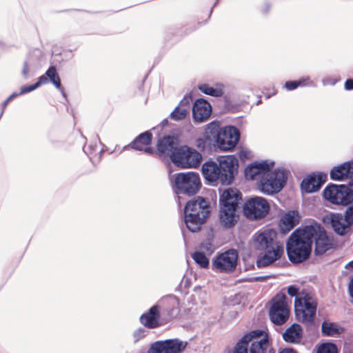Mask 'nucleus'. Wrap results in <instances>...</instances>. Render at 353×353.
I'll return each instance as SVG.
<instances>
[{
	"instance_id": "obj_8",
	"label": "nucleus",
	"mask_w": 353,
	"mask_h": 353,
	"mask_svg": "<svg viewBox=\"0 0 353 353\" xmlns=\"http://www.w3.org/2000/svg\"><path fill=\"white\" fill-rule=\"evenodd\" d=\"M201 159V153L188 145L179 146L171 154L172 163L182 168H196Z\"/></svg>"
},
{
	"instance_id": "obj_34",
	"label": "nucleus",
	"mask_w": 353,
	"mask_h": 353,
	"mask_svg": "<svg viewBox=\"0 0 353 353\" xmlns=\"http://www.w3.org/2000/svg\"><path fill=\"white\" fill-rule=\"evenodd\" d=\"M48 83V79L44 75H41L39 77L38 81L32 85L23 86L21 89L20 94H26L30 92L41 85L46 84Z\"/></svg>"
},
{
	"instance_id": "obj_13",
	"label": "nucleus",
	"mask_w": 353,
	"mask_h": 353,
	"mask_svg": "<svg viewBox=\"0 0 353 353\" xmlns=\"http://www.w3.org/2000/svg\"><path fill=\"white\" fill-rule=\"evenodd\" d=\"M270 205L268 201L261 196H254L247 200L243 206L244 215L251 220L264 218L269 212Z\"/></svg>"
},
{
	"instance_id": "obj_2",
	"label": "nucleus",
	"mask_w": 353,
	"mask_h": 353,
	"mask_svg": "<svg viewBox=\"0 0 353 353\" xmlns=\"http://www.w3.org/2000/svg\"><path fill=\"white\" fill-rule=\"evenodd\" d=\"M276 234L272 229L256 233L254 236V248L263 251L264 254L256 261L258 268L267 267L280 259L283 254V248L276 241Z\"/></svg>"
},
{
	"instance_id": "obj_23",
	"label": "nucleus",
	"mask_w": 353,
	"mask_h": 353,
	"mask_svg": "<svg viewBox=\"0 0 353 353\" xmlns=\"http://www.w3.org/2000/svg\"><path fill=\"white\" fill-rule=\"evenodd\" d=\"M352 170L353 161H346L334 166L330 172V179L333 181H345L349 174H352Z\"/></svg>"
},
{
	"instance_id": "obj_24",
	"label": "nucleus",
	"mask_w": 353,
	"mask_h": 353,
	"mask_svg": "<svg viewBox=\"0 0 353 353\" xmlns=\"http://www.w3.org/2000/svg\"><path fill=\"white\" fill-rule=\"evenodd\" d=\"M303 330L298 323H293L283 333V339L288 343L300 344L302 341Z\"/></svg>"
},
{
	"instance_id": "obj_27",
	"label": "nucleus",
	"mask_w": 353,
	"mask_h": 353,
	"mask_svg": "<svg viewBox=\"0 0 353 353\" xmlns=\"http://www.w3.org/2000/svg\"><path fill=\"white\" fill-rule=\"evenodd\" d=\"M161 341L162 353H181L185 349L188 343L179 339H171Z\"/></svg>"
},
{
	"instance_id": "obj_37",
	"label": "nucleus",
	"mask_w": 353,
	"mask_h": 353,
	"mask_svg": "<svg viewBox=\"0 0 353 353\" xmlns=\"http://www.w3.org/2000/svg\"><path fill=\"white\" fill-rule=\"evenodd\" d=\"M316 353H338V350L334 343H325L318 347Z\"/></svg>"
},
{
	"instance_id": "obj_33",
	"label": "nucleus",
	"mask_w": 353,
	"mask_h": 353,
	"mask_svg": "<svg viewBox=\"0 0 353 353\" xmlns=\"http://www.w3.org/2000/svg\"><path fill=\"white\" fill-rule=\"evenodd\" d=\"M192 259L201 268H206L209 265V259L205 254L201 252H194L192 255Z\"/></svg>"
},
{
	"instance_id": "obj_54",
	"label": "nucleus",
	"mask_w": 353,
	"mask_h": 353,
	"mask_svg": "<svg viewBox=\"0 0 353 353\" xmlns=\"http://www.w3.org/2000/svg\"><path fill=\"white\" fill-rule=\"evenodd\" d=\"M91 157L90 159H92L94 157L92 156V154H90Z\"/></svg>"
},
{
	"instance_id": "obj_51",
	"label": "nucleus",
	"mask_w": 353,
	"mask_h": 353,
	"mask_svg": "<svg viewBox=\"0 0 353 353\" xmlns=\"http://www.w3.org/2000/svg\"><path fill=\"white\" fill-rule=\"evenodd\" d=\"M347 267L353 268V260L347 265Z\"/></svg>"
},
{
	"instance_id": "obj_47",
	"label": "nucleus",
	"mask_w": 353,
	"mask_h": 353,
	"mask_svg": "<svg viewBox=\"0 0 353 353\" xmlns=\"http://www.w3.org/2000/svg\"><path fill=\"white\" fill-rule=\"evenodd\" d=\"M348 290L350 296L353 299V276L351 278L349 283Z\"/></svg>"
},
{
	"instance_id": "obj_49",
	"label": "nucleus",
	"mask_w": 353,
	"mask_h": 353,
	"mask_svg": "<svg viewBox=\"0 0 353 353\" xmlns=\"http://www.w3.org/2000/svg\"><path fill=\"white\" fill-rule=\"evenodd\" d=\"M19 94H21L20 92L19 93H13V94H12L9 97H8V101L12 100L14 98L17 97Z\"/></svg>"
},
{
	"instance_id": "obj_31",
	"label": "nucleus",
	"mask_w": 353,
	"mask_h": 353,
	"mask_svg": "<svg viewBox=\"0 0 353 353\" xmlns=\"http://www.w3.org/2000/svg\"><path fill=\"white\" fill-rule=\"evenodd\" d=\"M321 332L323 335L332 336L340 334L339 327L333 323L323 321L321 325Z\"/></svg>"
},
{
	"instance_id": "obj_29",
	"label": "nucleus",
	"mask_w": 353,
	"mask_h": 353,
	"mask_svg": "<svg viewBox=\"0 0 353 353\" xmlns=\"http://www.w3.org/2000/svg\"><path fill=\"white\" fill-rule=\"evenodd\" d=\"M176 139L172 136L164 137L157 145V150L160 154L169 156L171 159L172 153L178 148Z\"/></svg>"
},
{
	"instance_id": "obj_20",
	"label": "nucleus",
	"mask_w": 353,
	"mask_h": 353,
	"mask_svg": "<svg viewBox=\"0 0 353 353\" xmlns=\"http://www.w3.org/2000/svg\"><path fill=\"white\" fill-rule=\"evenodd\" d=\"M242 194L236 189L229 188L223 192L219 197V206L237 210L239 201Z\"/></svg>"
},
{
	"instance_id": "obj_41",
	"label": "nucleus",
	"mask_w": 353,
	"mask_h": 353,
	"mask_svg": "<svg viewBox=\"0 0 353 353\" xmlns=\"http://www.w3.org/2000/svg\"><path fill=\"white\" fill-rule=\"evenodd\" d=\"M301 85H303L301 81H290L285 83V87L288 90H293Z\"/></svg>"
},
{
	"instance_id": "obj_28",
	"label": "nucleus",
	"mask_w": 353,
	"mask_h": 353,
	"mask_svg": "<svg viewBox=\"0 0 353 353\" xmlns=\"http://www.w3.org/2000/svg\"><path fill=\"white\" fill-rule=\"evenodd\" d=\"M299 222V215L295 211H290L286 213L281 219L279 228L283 234L289 232Z\"/></svg>"
},
{
	"instance_id": "obj_32",
	"label": "nucleus",
	"mask_w": 353,
	"mask_h": 353,
	"mask_svg": "<svg viewBox=\"0 0 353 353\" xmlns=\"http://www.w3.org/2000/svg\"><path fill=\"white\" fill-rule=\"evenodd\" d=\"M199 89L203 93L212 96V97H221L223 94V90L221 88H212L208 84H202L199 86Z\"/></svg>"
},
{
	"instance_id": "obj_55",
	"label": "nucleus",
	"mask_w": 353,
	"mask_h": 353,
	"mask_svg": "<svg viewBox=\"0 0 353 353\" xmlns=\"http://www.w3.org/2000/svg\"><path fill=\"white\" fill-rule=\"evenodd\" d=\"M259 103H261V101H259L258 103H256V105H259Z\"/></svg>"
},
{
	"instance_id": "obj_11",
	"label": "nucleus",
	"mask_w": 353,
	"mask_h": 353,
	"mask_svg": "<svg viewBox=\"0 0 353 353\" xmlns=\"http://www.w3.org/2000/svg\"><path fill=\"white\" fill-rule=\"evenodd\" d=\"M286 300L287 296L283 293H278L272 299L269 316L270 321L275 325H281L288 320L290 308Z\"/></svg>"
},
{
	"instance_id": "obj_6",
	"label": "nucleus",
	"mask_w": 353,
	"mask_h": 353,
	"mask_svg": "<svg viewBox=\"0 0 353 353\" xmlns=\"http://www.w3.org/2000/svg\"><path fill=\"white\" fill-rule=\"evenodd\" d=\"M287 179L286 171L284 169L278 168L273 172L267 171L257 181V186L262 193L272 195L282 190Z\"/></svg>"
},
{
	"instance_id": "obj_36",
	"label": "nucleus",
	"mask_w": 353,
	"mask_h": 353,
	"mask_svg": "<svg viewBox=\"0 0 353 353\" xmlns=\"http://www.w3.org/2000/svg\"><path fill=\"white\" fill-rule=\"evenodd\" d=\"M265 335L268 336V333H266L265 331L261 330H254L245 334L243 336H248L247 341L248 343H251L254 341H259L261 339L265 336Z\"/></svg>"
},
{
	"instance_id": "obj_12",
	"label": "nucleus",
	"mask_w": 353,
	"mask_h": 353,
	"mask_svg": "<svg viewBox=\"0 0 353 353\" xmlns=\"http://www.w3.org/2000/svg\"><path fill=\"white\" fill-rule=\"evenodd\" d=\"M296 319L303 323H312L316 312V303L312 301L308 294L296 297L294 301Z\"/></svg>"
},
{
	"instance_id": "obj_42",
	"label": "nucleus",
	"mask_w": 353,
	"mask_h": 353,
	"mask_svg": "<svg viewBox=\"0 0 353 353\" xmlns=\"http://www.w3.org/2000/svg\"><path fill=\"white\" fill-rule=\"evenodd\" d=\"M192 101V98L190 96L185 95L184 97L181 100L179 105L180 107H185L188 108V112H189L190 109V104Z\"/></svg>"
},
{
	"instance_id": "obj_4",
	"label": "nucleus",
	"mask_w": 353,
	"mask_h": 353,
	"mask_svg": "<svg viewBox=\"0 0 353 353\" xmlns=\"http://www.w3.org/2000/svg\"><path fill=\"white\" fill-rule=\"evenodd\" d=\"M210 213V205L208 199L201 196L188 201L184 208V221L187 228L195 232L201 229Z\"/></svg>"
},
{
	"instance_id": "obj_46",
	"label": "nucleus",
	"mask_w": 353,
	"mask_h": 353,
	"mask_svg": "<svg viewBox=\"0 0 353 353\" xmlns=\"http://www.w3.org/2000/svg\"><path fill=\"white\" fill-rule=\"evenodd\" d=\"M29 70L30 69L28 63L27 62H25L23 66L22 74L25 77H27L29 73Z\"/></svg>"
},
{
	"instance_id": "obj_14",
	"label": "nucleus",
	"mask_w": 353,
	"mask_h": 353,
	"mask_svg": "<svg viewBox=\"0 0 353 353\" xmlns=\"http://www.w3.org/2000/svg\"><path fill=\"white\" fill-rule=\"evenodd\" d=\"M238 253L234 249L228 250L217 255L212 261V269H215L220 272H233L237 263Z\"/></svg>"
},
{
	"instance_id": "obj_39",
	"label": "nucleus",
	"mask_w": 353,
	"mask_h": 353,
	"mask_svg": "<svg viewBox=\"0 0 353 353\" xmlns=\"http://www.w3.org/2000/svg\"><path fill=\"white\" fill-rule=\"evenodd\" d=\"M148 334V331L145 328L140 327L133 332V337L134 341L137 342L143 337H145Z\"/></svg>"
},
{
	"instance_id": "obj_1",
	"label": "nucleus",
	"mask_w": 353,
	"mask_h": 353,
	"mask_svg": "<svg viewBox=\"0 0 353 353\" xmlns=\"http://www.w3.org/2000/svg\"><path fill=\"white\" fill-rule=\"evenodd\" d=\"M217 161L218 163L208 161L203 164L204 179L212 185L231 184L238 172V159L234 155H226L220 157Z\"/></svg>"
},
{
	"instance_id": "obj_18",
	"label": "nucleus",
	"mask_w": 353,
	"mask_h": 353,
	"mask_svg": "<svg viewBox=\"0 0 353 353\" xmlns=\"http://www.w3.org/2000/svg\"><path fill=\"white\" fill-rule=\"evenodd\" d=\"M214 126V121L208 123L203 136L196 139L195 146L200 151L203 152L205 150H211L213 147H215Z\"/></svg>"
},
{
	"instance_id": "obj_38",
	"label": "nucleus",
	"mask_w": 353,
	"mask_h": 353,
	"mask_svg": "<svg viewBox=\"0 0 353 353\" xmlns=\"http://www.w3.org/2000/svg\"><path fill=\"white\" fill-rule=\"evenodd\" d=\"M343 216L345 217V222H347L351 227L353 225V204L351 203L347 205Z\"/></svg>"
},
{
	"instance_id": "obj_40",
	"label": "nucleus",
	"mask_w": 353,
	"mask_h": 353,
	"mask_svg": "<svg viewBox=\"0 0 353 353\" xmlns=\"http://www.w3.org/2000/svg\"><path fill=\"white\" fill-rule=\"evenodd\" d=\"M161 341H155L152 343L150 348L148 350V353H162L161 350Z\"/></svg>"
},
{
	"instance_id": "obj_3",
	"label": "nucleus",
	"mask_w": 353,
	"mask_h": 353,
	"mask_svg": "<svg viewBox=\"0 0 353 353\" xmlns=\"http://www.w3.org/2000/svg\"><path fill=\"white\" fill-rule=\"evenodd\" d=\"M289 260L293 263H301L307 260L312 252L307 225L299 227L290 234L286 244Z\"/></svg>"
},
{
	"instance_id": "obj_21",
	"label": "nucleus",
	"mask_w": 353,
	"mask_h": 353,
	"mask_svg": "<svg viewBox=\"0 0 353 353\" xmlns=\"http://www.w3.org/2000/svg\"><path fill=\"white\" fill-rule=\"evenodd\" d=\"M212 113V107L207 101L197 99L192 107V117L195 121L203 122L208 119Z\"/></svg>"
},
{
	"instance_id": "obj_43",
	"label": "nucleus",
	"mask_w": 353,
	"mask_h": 353,
	"mask_svg": "<svg viewBox=\"0 0 353 353\" xmlns=\"http://www.w3.org/2000/svg\"><path fill=\"white\" fill-rule=\"evenodd\" d=\"M272 275H265V276H254L249 279V281L254 282H263L267 281L268 279L272 278Z\"/></svg>"
},
{
	"instance_id": "obj_17",
	"label": "nucleus",
	"mask_w": 353,
	"mask_h": 353,
	"mask_svg": "<svg viewBox=\"0 0 353 353\" xmlns=\"http://www.w3.org/2000/svg\"><path fill=\"white\" fill-rule=\"evenodd\" d=\"M324 222L330 224L338 235L344 236L351 231L350 226L345 222V217L341 213H330L324 218Z\"/></svg>"
},
{
	"instance_id": "obj_22",
	"label": "nucleus",
	"mask_w": 353,
	"mask_h": 353,
	"mask_svg": "<svg viewBox=\"0 0 353 353\" xmlns=\"http://www.w3.org/2000/svg\"><path fill=\"white\" fill-rule=\"evenodd\" d=\"M326 175L319 174L318 176L310 175L305 178L301 184V188L306 193H312L318 191L325 183Z\"/></svg>"
},
{
	"instance_id": "obj_52",
	"label": "nucleus",
	"mask_w": 353,
	"mask_h": 353,
	"mask_svg": "<svg viewBox=\"0 0 353 353\" xmlns=\"http://www.w3.org/2000/svg\"><path fill=\"white\" fill-rule=\"evenodd\" d=\"M167 123H168V120L165 119L162 121L161 124H162L163 126H164V125H165L167 124Z\"/></svg>"
},
{
	"instance_id": "obj_53",
	"label": "nucleus",
	"mask_w": 353,
	"mask_h": 353,
	"mask_svg": "<svg viewBox=\"0 0 353 353\" xmlns=\"http://www.w3.org/2000/svg\"><path fill=\"white\" fill-rule=\"evenodd\" d=\"M270 10V6L267 5L265 10H264V13H268Z\"/></svg>"
},
{
	"instance_id": "obj_7",
	"label": "nucleus",
	"mask_w": 353,
	"mask_h": 353,
	"mask_svg": "<svg viewBox=\"0 0 353 353\" xmlns=\"http://www.w3.org/2000/svg\"><path fill=\"white\" fill-rule=\"evenodd\" d=\"M214 127L215 147L216 146L221 151L232 150L239 140V130L232 125L221 128L215 121Z\"/></svg>"
},
{
	"instance_id": "obj_48",
	"label": "nucleus",
	"mask_w": 353,
	"mask_h": 353,
	"mask_svg": "<svg viewBox=\"0 0 353 353\" xmlns=\"http://www.w3.org/2000/svg\"><path fill=\"white\" fill-rule=\"evenodd\" d=\"M279 353H297L293 348L287 347L283 348L279 352Z\"/></svg>"
},
{
	"instance_id": "obj_35",
	"label": "nucleus",
	"mask_w": 353,
	"mask_h": 353,
	"mask_svg": "<svg viewBox=\"0 0 353 353\" xmlns=\"http://www.w3.org/2000/svg\"><path fill=\"white\" fill-rule=\"evenodd\" d=\"M188 108L185 107L176 106L170 114V118L174 121L184 119L188 114Z\"/></svg>"
},
{
	"instance_id": "obj_5",
	"label": "nucleus",
	"mask_w": 353,
	"mask_h": 353,
	"mask_svg": "<svg viewBox=\"0 0 353 353\" xmlns=\"http://www.w3.org/2000/svg\"><path fill=\"white\" fill-rule=\"evenodd\" d=\"M170 181L174 192L178 195H194L201 187L199 175L194 172L174 174L170 176Z\"/></svg>"
},
{
	"instance_id": "obj_16",
	"label": "nucleus",
	"mask_w": 353,
	"mask_h": 353,
	"mask_svg": "<svg viewBox=\"0 0 353 353\" xmlns=\"http://www.w3.org/2000/svg\"><path fill=\"white\" fill-rule=\"evenodd\" d=\"M274 162L263 161L261 162H254L250 164L245 169V176L248 180H257L263 176L267 171L271 170L274 167Z\"/></svg>"
},
{
	"instance_id": "obj_30",
	"label": "nucleus",
	"mask_w": 353,
	"mask_h": 353,
	"mask_svg": "<svg viewBox=\"0 0 353 353\" xmlns=\"http://www.w3.org/2000/svg\"><path fill=\"white\" fill-rule=\"evenodd\" d=\"M43 75L47 77L48 81H50L52 82L57 89L61 90L62 88L61 79L55 66L52 65L49 67Z\"/></svg>"
},
{
	"instance_id": "obj_15",
	"label": "nucleus",
	"mask_w": 353,
	"mask_h": 353,
	"mask_svg": "<svg viewBox=\"0 0 353 353\" xmlns=\"http://www.w3.org/2000/svg\"><path fill=\"white\" fill-rule=\"evenodd\" d=\"M248 336H243L235 345L232 353H265L270 345L269 336L265 335L258 341L248 343Z\"/></svg>"
},
{
	"instance_id": "obj_26",
	"label": "nucleus",
	"mask_w": 353,
	"mask_h": 353,
	"mask_svg": "<svg viewBox=\"0 0 353 353\" xmlns=\"http://www.w3.org/2000/svg\"><path fill=\"white\" fill-rule=\"evenodd\" d=\"M219 221L225 228H232L238 221L239 216L236 210L219 206Z\"/></svg>"
},
{
	"instance_id": "obj_44",
	"label": "nucleus",
	"mask_w": 353,
	"mask_h": 353,
	"mask_svg": "<svg viewBox=\"0 0 353 353\" xmlns=\"http://www.w3.org/2000/svg\"><path fill=\"white\" fill-rule=\"evenodd\" d=\"M288 293L290 296H295L296 298L298 297V288L294 285H290L288 288Z\"/></svg>"
},
{
	"instance_id": "obj_25",
	"label": "nucleus",
	"mask_w": 353,
	"mask_h": 353,
	"mask_svg": "<svg viewBox=\"0 0 353 353\" xmlns=\"http://www.w3.org/2000/svg\"><path fill=\"white\" fill-rule=\"evenodd\" d=\"M159 305H155L150 307L148 312L144 313L141 316L140 322L145 327L153 329L159 326Z\"/></svg>"
},
{
	"instance_id": "obj_10",
	"label": "nucleus",
	"mask_w": 353,
	"mask_h": 353,
	"mask_svg": "<svg viewBox=\"0 0 353 353\" xmlns=\"http://www.w3.org/2000/svg\"><path fill=\"white\" fill-rule=\"evenodd\" d=\"M323 195L332 204L347 206L353 203V192L344 184H328L323 190Z\"/></svg>"
},
{
	"instance_id": "obj_50",
	"label": "nucleus",
	"mask_w": 353,
	"mask_h": 353,
	"mask_svg": "<svg viewBox=\"0 0 353 353\" xmlns=\"http://www.w3.org/2000/svg\"><path fill=\"white\" fill-rule=\"evenodd\" d=\"M10 101H8V98L6 99V100L3 102V108H5L7 105L8 104V103L10 102Z\"/></svg>"
},
{
	"instance_id": "obj_9",
	"label": "nucleus",
	"mask_w": 353,
	"mask_h": 353,
	"mask_svg": "<svg viewBox=\"0 0 353 353\" xmlns=\"http://www.w3.org/2000/svg\"><path fill=\"white\" fill-rule=\"evenodd\" d=\"M307 225L310 241L314 243L315 255H322L332 248V239L328 236L323 226L317 223Z\"/></svg>"
},
{
	"instance_id": "obj_45",
	"label": "nucleus",
	"mask_w": 353,
	"mask_h": 353,
	"mask_svg": "<svg viewBox=\"0 0 353 353\" xmlns=\"http://www.w3.org/2000/svg\"><path fill=\"white\" fill-rule=\"evenodd\" d=\"M345 89L347 90H353V79H349L345 81Z\"/></svg>"
},
{
	"instance_id": "obj_19",
	"label": "nucleus",
	"mask_w": 353,
	"mask_h": 353,
	"mask_svg": "<svg viewBox=\"0 0 353 353\" xmlns=\"http://www.w3.org/2000/svg\"><path fill=\"white\" fill-rule=\"evenodd\" d=\"M152 139V134L150 131H145L137 136L129 145L133 150L152 154L154 152V149L150 146Z\"/></svg>"
}]
</instances>
